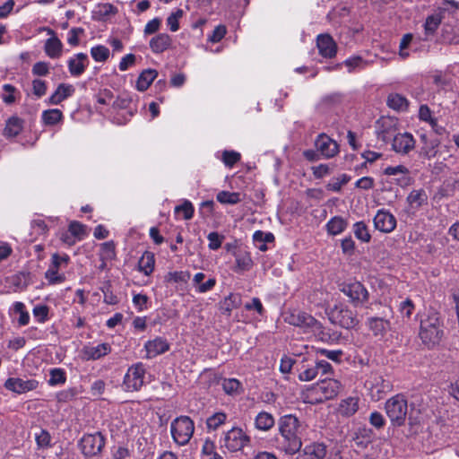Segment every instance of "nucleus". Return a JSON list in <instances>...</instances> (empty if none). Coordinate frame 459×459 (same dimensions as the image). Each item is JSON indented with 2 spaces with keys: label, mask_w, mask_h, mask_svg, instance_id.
<instances>
[{
  "label": "nucleus",
  "mask_w": 459,
  "mask_h": 459,
  "mask_svg": "<svg viewBox=\"0 0 459 459\" xmlns=\"http://www.w3.org/2000/svg\"><path fill=\"white\" fill-rule=\"evenodd\" d=\"M315 360L303 358L297 364L298 378L302 382H308L314 380L318 373L316 370Z\"/></svg>",
  "instance_id": "21"
},
{
  "label": "nucleus",
  "mask_w": 459,
  "mask_h": 459,
  "mask_svg": "<svg viewBox=\"0 0 459 459\" xmlns=\"http://www.w3.org/2000/svg\"><path fill=\"white\" fill-rule=\"evenodd\" d=\"M421 139L424 142L425 145L421 148L420 154L430 160L434 158L437 154V148L439 145L438 141H427L426 135H421Z\"/></svg>",
  "instance_id": "42"
},
{
  "label": "nucleus",
  "mask_w": 459,
  "mask_h": 459,
  "mask_svg": "<svg viewBox=\"0 0 459 459\" xmlns=\"http://www.w3.org/2000/svg\"><path fill=\"white\" fill-rule=\"evenodd\" d=\"M79 394L80 391L76 387H70L58 392L56 397L58 403H65L73 401Z\"/></svg>",
  "instance_id": "48"
},
{
  "label": "nucleus",
  "mask_w": 459,
  "mask_h": 459,
  "mask_svg": "<svg viewBox=\"0 0 459 459\" xmlns=\"http://www.w3.org/2000/svg\"><path fill=\"white\" fill-rule=\"evenodd\" d=\"M183 212L185 220H190L194 216L195 209L192 203L188 200H185L181 205L175 207V213Z\"/></svg>",
  "instance_id": "53"
},
{
  "label": "nucleus",
  "mask_w": 459,
  "mask_h": 459,
  "mask_svg": "<svg viewBox=\"0 0 459 459\" xmlns=\"http://www.w3.org/2000/svg\"><path fill=\"white\" fill-rule=\"evenodd\" d=\"M75 91V88L72 84L60 83L55 92L48 98V103L57 105L63 100L71 97Z\"/></svg>",
  "instance_id": "26"
},
{
  "label": "nucleus",
  "mask_w": 459,
  "mask_h": 459,
  "mask_svg": "<svg viewBox=\"0 0 459 459\" xmlns=\"http://www.w3.org/2000/svg\"><path fill=\"white\" fill-rule=\"evenodd\" d=\"M171 37L167 33H160L150 40V48L155 54H160L170 48Z\"/></svg>",
  "instance_id": "28"
},
{
  "label": "nucleus",
  "mask_w": 459,
  "mask_h": 459,
  "mask_svg": "<svg viewBox=\"0 0 459 459\" xmlns=\"http://www.w3.org/2000/svg\"><path fill=\"white\" fill-rule=\"evenodd\" d=\"M209 241L208 247L211 250H217L221 247L224 236L220 235L218 232H210L207 236Z\"/></svg>",
  "instance_id": "60"
},
{
  "label": "nucleus",
  "mask_w": 459,
  "mask_h": 459,
  "mask_svg": "<svg viewBox=\"0 0 459 459\" xmlns=\"http://www.w3.org/2000/svg\"><path fill=\"white\" fill-rule=\"evenodd\" d=\"M32 92L37 98H41L47 92V83L40 79L32 81Z\"/></svg>",
  "instance_id": "63"
},
{
  "label": "nucleus",
  "mask_w": 459,
  "mask_h": 459,
  "mask_svg": "<svg viewBox=\"0 0 459 459\" xmlns=\"http://www.w3.org/2000/svg\"><path fill=\"white\" fill-rule=\"evenodd\" d=\"M158 72L155 69L143 70L136 81V89L140 91H146L156 79Z\"/></svg>",
  "instance_id": "32"
},
{
  "label": "nucleus",
  "mask_w": 459,
  "mask_h": 459,
  "mask_svg": "<svg viewBox=\"0 0 459 459\" xmlns=\"http://www.w3.org/2000/svg\"><path fill=\"white\" fill-rule=\"evenodd\" d=\"M273 416L266 411L259 412L255 419V426L257 429L267 431L274 426Z\"/></svg>",
  "instance_id": "33"
},
{
  "label": "nucleus",
  "mask_w": 459,
  "mask_h": 459,
  "mask_svg": "<svg viewBox=\"0 0 459 459\" xmlns=\"http://www.w3.org/2000/svg\"><path fill=\"white\" fill-rule=\"evenodd\" d=\"M45 279L49 284H60L65 281V275L59 273V269L49 264V267L45 272Z\"/></svg>",
  "instance_id": "39"
},
{
  "label": "nucleus",
  "mask_w": 459,
  "mask_h": 459,
  "mask_svg": "<svg viewBox=\"0 0 459 459\" xmlns=\"http://www.w3.org/2000/svg\"><path fill=\"white\" fill-rule=\"evenodd\" d=\"M226 420L227 415L224 412H216L207 419V429L209 430H216L225 423Z\"/></svg>",
  "instance_id": "45"
},
{
  "label": "nucleus",
  "mask_w": 459,
  "mask_h": 459,
  "mask_svg": "<svg viewBox=\"0 0 459 459\" xmlns=\"http://www.w3.org/2000/svg\"><path fill=\"white\" fill-rule=\"evenodd\" d=\"M330 321L345 329L354 328L359 324L356 314L343 305H336L329 313Z\"/></svg>",
  "instance_id": "7"
},
{
  "label": "nucleus",
  "mask_w": 459,
  "mask_h": 459,
  "mask_svg": "<svg viewBox=\"0 0 459 459\" xmlns=\"http://www.w3.org/2000/svg\"><path fill=\"white\" fill-rule=\"evenodd\" d=\"M67 64L71 75L78 77L84 73L89 65L88 56L84 53H78L71 57Z\"/></svg>",
  "instance_id": "25"
},
{
  "label": "nucleus",
  "mask_w": 459,
  "mask_h": 459,
  "mask_svg": "<svg viewBox=\"0 0 459 459\" xmlns=\"http://www.w3.org/2000/svg\"><path fill=\"white\" fill-rule=\"evenodd\" d=\"M443 336V329L440 317L435 311L428 314L420 322V337L426 344L435 345Z\"/></svg>",
  "instance_id": "2"
},
{
  "label": "nucleus",
  "mask_w": 459,
  "mask_h": 459,
  "mask_svg": "<svg viewBox=\"0 0 459 459\" xmlns=\"http://www.w3.org/2000/svg\"><path fill=\"white\" fill-rule=\"evenodd\" d=\"M48 32L51 35L48 38L44 45V50L46 55L53 59L59 58L63 53V43L61 40L56 36L54 30L48 29Z\"/></svg>",
  "instance_id": "24"
},
{
  "label": "nucleus",
  "mask_w": 459,
  "mask_h": 459,
  "mask_svg": "<svg viewBox=\"0 0 459 459\" xmlns=\"http://www.w3.org/2000/svg\"><path fill=\"white\" fill-rule=\"evenodd\" d=\"M316 353L325 356L328 359L337 363L341 362L342 356L343 355L342 350L317 349Z\"/></svg>",
  "instance_id": "56"
},
{
  "label": "nucleus",
  "mask_w": 459,
  "mask_h": 459,
  "mask_svg": "<svg viewBox=\"0 0 459 459\" xmlns=\"http://www.w3.org/2000/svg\"><path fill=\"white\" fill-rule=\"evenodd\" d=\"M145 367L142 362L131 366L124 378V385L126 391H138L144 384Z\"/></svg>",
  "instance_id": "9"
},
{
  "label": "nucleus",
  "mask_w": 459,
  "mask_h": 459,
  "mask_svg": "<svg viewBox=\"0 0 459 459\" xmlns=\"http://www.w3.org/2000/svg\"><path fill=\"white\" fill-rule=\"evenodd\" d=\"M409 102L407 99L398 93H391L387 98V106L396 111L407 110Z\"/></svg>",
  "instance_id": "35"
},
{
  "label": "nucleus",
  "mask_w": 459,
  "mask_h": 459,
  "mask_svg": "<svg viewBox=\"0 0 459 459\" xmlns=\"http://www.w3.org/2000/svg\"><path fill=\"white\" fill-rule=\"evenodd\" d=\"M343 64L348 67L349 73H352L356 70L365 69L372 64V61L365 60L361 56H355L346 59Z\"/></svg>",
  "instance_id": "38"
},
{
  "label": "nucleus",
  "mask_w": 459,
  "mask_h": 459,
  "mask_svg": "<svg viewBox=\"0 0 459 459\" xmlns=\"http://www.w3.org/2000/svg\"><path fill=\"white\" fill-rule=\"evenodd\" d=\"M32 312L39 323H45L48 320V307L46 305L36 306Z\"/></svg>",
  "instance_id": "64"
},
{
  "label": "nucleus",
  "mask_w": 459,
  "mask_h": 459,
  "mask_svg": "<svg viewBox=\"0 0 459 459\" xmlns=\"http://www.w3.org/2000/svg\"><path fill=\"white\" fill-rule=\"evenodd\" d=\"M104 445V437L99 432L95 434L84 435L79 443L82 453L87 457L99 455L101 452Z\"/></svg>",
  "instance_id": "10"
},
{
  "label": "nucleus",
  "mask_w": 459,
  "mask_h": 459,
  "mask_svg": "<svg viewBox=\"0 0 459 459\" xmlns=\"http://www.w3.org/2000/svg\"><path fill=\"white\" fill-rule=\"evenodd\" d=\"M384 174L386 176L401 175V178H397L396 181L397 184L402 186L409 185L411 181V178L409 176L410 171L403 165H398L394 167L389 166L385 169Z\"/></svg>",
  "instance_id": "29"
},
{
  "label": "nucleus",
  "mask_w": 459,
  "mask_h": 459,
  "mask_svg": "<svg viewBox=\"0 0 459 459\" xmlns=\"http://www.w3.org/2000/svg\"><path fill=\"white\" fill-rule=\"evenodd\" d=\"M91 55L92 58L97 62H104L109 56V50L105 46H96L91 48Z\"/></svg>",
  "instance_id": "51"
},
{
  "label": "nucleus",
  "mask_w": 459,
  "mask_h": 459,
  "mask_svg": "<svg viewBox=\"0 0 459 459\" xmlns=\"http://www.w3.org/2000/svg\"><path fill=\"white\" fill-rule=\"evenodd\" d=\"M111 351V345L108 342L100 343L96 346L89 344L82 347L81 356L84 360H98L109 354Z\"/></svg>",
  "instance_id": "17"
},
{
  "label": "nucleus",
  "mask_w": 459,
  "mask_h": 459,
  "mask_svg": "<svg viewBox=\"0 0 459 459\" xmlns=\"http://www.w3.org/2000/svg\"><path fill=\"white\" fill-rule=\"evenodd\" d=\"M68 230L69 232L78 239L83 238V237L86 235V227L78 221H72L69 224Z\"/></svg>",
  "instance_id": "59"
},
{
  "label": "nucleus",
  "mask_w": 459,
  "mask_h": 459,
  "mask_svg": "<svg viewBox=\"0 0 459 459\" xmlns=\"http://www.w3.org/2000/svg\"><path fill=\"white\" fill-rule=\"evenodd\" d=\"M326 446L323 443H310L299 452L296 459H324Z\"/></svg>",
  "instance_id": "22"
},
{
  "label": "nucleus",
  "mask_w": 459,
  "mask_h": 459,
  "mask_svg": "<svg viewBox=\"0 0 459 459\" xmlns=\"http://www.w3.org/2000/svg\"><path fill=\"white\" fill-rule=\"evenodd\" d=\"M170 348V345L167 339L163 337H155L152 340H149L144 344V350L146 351L145 357L147 359L155 358L160 354L165 353Z\"/></svg>",
  "instance_id": "18"
},
{
  "label": "nucleus",
  "mask_w": 459,
  "mask_h": 459,
  "mask_svg": "<svg viewBox=\"0 0 459 459\" xmlns=\"http://www.w3.org/2000/svg\"><path fill=\"white\" fill-rule=\"evenodd\" d=\"M35 440L39 448L46 449L51 446V436L45 429H40L35 434Z\"/></svg>",
  "instance_id": "49"
},
{
  "label": "nucleus",
  "mask_w": 459,
  "mask_h": 459,
  "mask_svg": "<svg viewBox=\"0 0 459 459\" xmlns=\"http://www.w3.org/2000/svg\"><path fill=\"white\" fill-rule=\"evenodd\" d=\"M190 273L187 271L170 272L166 276L167 281L186 283L190 279Z\"/></svg>",
  "instance_id": "50"
},
{
  "label": "nucleus",
  "mask_w": 459,
  "mask_h": 459,
  "mask_svg": "<svg viewBox=\"0 0 459 459\" xmlns=\"http://www.w3.org/2000/svg\"><path fill=\"white\" fill-rule=\"evenodd\" d=\"M253 240L255 244L257 246L258 249L261 251H266L267 247L266 243L273 242L274 240V236L271 232H263L261 230H256L253 234Z\"/></svg>",
  "instance_id": "37"
},
{
  "label": "nucleus",
  "mask_w": 459,
  "mask_h": 459,
  "mask_svg": "<svg viewBox=\"0 0 459 459\" xmlns=\"http://www.w3.org/2000/svg\"><path fill=\"white\" fill-rule=\"evenodd\" d=\"M285 321L294 326L299 327L306 333H312L324 338V328L322 324L306 312L293 310L290 312Z\"/></svg>",
  "instance_id": "3"
},
{
  "label": "nucleus",
  "mask_w": 459,
  "mask_h": 459,
  "mask_svg": "<svg viewBox=\"0 0 459 459\" xmlns=\"http://www.w3.org/2000/svg\"><path fill=\"white\" fill-rule=\"evenodd\" d=\"M385 410L392 425L401 427L405 422L408 411L407 400L403 394H395L385 402Z\"/></svg>",
  "instance_id": "4"
},
{
  "label": "nucleus",
  "mask_w": 459,
  "mask_h": 459,
  "mask_svg": "<svg viewBox=\"0 0 459 459\" xmlns=\"http://www.w3.org/2000/svg\"><path fill=\"white\" fill-rule=\"evenodd\" d=\"M277 425L280 433L279 448L288 455L299 452L307 429L305 422L293 414H286L278 420Z\"/></svg>",
  "instance_id": "1"
},
{
  "label": "nucleus",
  "mask_w": 459,
  "mask_h": 459,
  "mask_svg": "<svg viewBox=\"0 0 459 459\" xmlns=\"http://www.w3.org/2000/svg\"><path fill=\"white\" fill-rule=\"evenodd\" d=\"M19 93L17 89L9 83L3 85L2 100L6 105H11L16 101V94Z\"/></svg>",
  "instance_id": "46"
},
{
  "label": "nucleus",
  "mask_w": 459,
  "mask_h": 459,
  "mask_svg": "<svg viewBox=\"0 0 459 459\" xmlns=\"http://www.w3.org/2000/svg\"><path fill=\"white\" fill-rule=\"evenodd\" d=\"M353 232L355 237L364 243H368L371 239L368 228L363 221H358L353 225Z\"/></svg>",
  "instance_id": "44"
},
{
  "label": "nucleus",
  "mask_w": 459,
  "mask_h": 459,
  "mask_svg": "<svg viewBox=\"0 0 459 459\" xmlns=\"http://www.w3.org/2000/svg\"><path fill=\"white\" fill-rule=\"evenodd\" d=\"M12 311L19 315L18 324L20 326L27 325L30 322V315L25 309V305L21 301L13 303Z\"/></svg>",
  "instance_id": "40"
},
{
  "label": "nucleus",
  "mask_w": 459,
  "mask_h": 459,
  "mask_svg": "<svg viewBox=\"0 0 459 459\" xmlns=\"http://www.w3.org/2000/svg\"><path fill=\"white\" fill-rule=\"evenodd\" d=\"M23 128V120L16 116H13L6 120L4 128V135L7 138L17 136Z\"/></svg>",
  "instance_id": "31"
},
{
  "label": "nucleus",
  "mask_w": 459,
  "mask_h": 459,
  "mask_svg": "<svg viewBox=\"0 0 459 459\" xmlns=\"http://www.w3.org/2000/svg\"><path fill=\"white\" fill-rule=\"evenodd\" d=\"M138 271L149 276L155 268V255L152 252L145 251L140 257L137 264Z\"/></svg>",
  "instance_id": "30"
},
{
  "label": "nucleus",
  "mask_w": 459,
  "mask_h": 459,
  "mask_svg": "<svg viewBox=\"0 0 459 459\" xmlns=\"http://www.w3.org/2000/svg\"><path fill=\"white\" fill-rule=\"evenodd\" d=\"M414 310L413 302L410 299H406L400 303L399 311L403 318L409 319Z\"/></svg>",
  "instance_id": "62"
},
{
  "label": "nucleus",
  "mask_w": 459,
  "mask_h": 459,
  "mask_svg": "<svg viewBox=\"0 0 459 459\" xmlns=\"http://www.w3.org/2000/svg\"><path fill=\"white\" fill-rule=\"evenodd\" d=\"M39 386L36 379H22L20 377H10L4 383V387L18 394L35 390Z\"/></svg>",
  "instance_id": "14"
},
{
  "label": "nucleus",
  "mask_w": 459,
  "mask_h": 459,
  "mask_svg": "<svg viewBox=\"0 0 459 459\" xmlns=\"http://www.w3.org/2000/svg\"><path fill=\"white\" fill-rule=\"evenodd\" d=\"M341 384L333 378H325L318 382L316 385L317 394H320L324 399H333L340 392Z\"/></svg>",
  "instance_id": "20"
},
{
  "label": "nucleus",
  "mask_w": 459,
  "mask_h": 459,
  "mask_svg": "<svg viewBox=\"0 0 459 459\" xmlns=\"http://www.w3.org/2000/svg\"><path fill=\"white\" fill-rule=\"evenodd\" d=\"M407 200L411 204L420 206L426 200V195L423 190H414L410 193Z\"/></svg>",
  "instance_id": "61"
},
{
  "label": "nucleus",
  "mask_w": 459,
  "mask_h": 459,
  "mask_svg": "<svg viewBox=\"0 0 459 459\" xmlns=\"http://www.w3.org/2000/svg\"><path fill=\"white\" fill-rule=\"evenodd\" d=\"M216 198L223 204H236L241 201L240 194L237 192L221 191L217 194Z\"/></svg>",
  "instance_id": "43"
},
{
  "label": "nucleus",
  "mask_w": 459,
  "mask_h": 459,
  "mask_svg": "<svg viewBox=\"0 0 459 459\" xmlns=\"http://www.w3.org/2000/svg\"><path fill=\"white\" fill-rule=\"evenodd\" d=\"M235 257V265L233 271L237 273H242L251 270L254 265L250 253L244 248H238L232 252Z\"/></svg>",
  "instance_id": "19"
},
{
  "label": "nucleus",
  "mask_w": 459,
  "mask_h": 459,
  "mask_svg": "<svg viewBox=\"0 0 459 459\" xmlns=\"http://www.w3.org/2000/svg\"><path fill=\"white\" fill-rule=\"evenodd\" d=\"M365 386L368 390L371 399L376 402L381 400L392 390L391 383L377 373H372L368 377L365 382Z\"/></svg>",
  "instance_id": "8"
},
{
  "label": "nucleus",
  "mask_w": 459,
  "mask_h": 459,
  "mask_svg": "<svg viewBox=\"0 0 459 459\" xmlns=\"http://www.w3.org/2000/svg\"><path fill=\"white\" fill-rule=\"evenodd\" d=\"M415 139L410 133H397L392 140V150L401 155H406L415 148Z\"/></svg>",
  "instance_id": "13"
},
{
  "label": "nucleus",
  "mask_w": 459,
  "mask_h": 459,
  "mask_svg": "<svg viewBox=\"0 0 459 459\" xmlns=\"http://www.w3.org/2000/svg\"><path fill=\"white\" fill-rule=\"evenodd\" d=\"M70 257L67 255H60L57 253H54L51 255L50 265L56 267L57 269L65 268L69 263Z\"/></svg>",
  "instance_id": "58"
},
{
  "label": "nucleus",
  "mask_w": 459,
  "mask_h": 459,
  "mask_svg": "<svg viewBox=\"0 0 459 459\" xmlns=\"http://www.w3.org/2000/svg\"><path fill=\"white\" fill-rule=\"evenodd\" d=\"M367 325L376 337H383L391 327L389 320L382 317H369Z\"/></svg>",
  "instance_id": "27"
},
{
  "label": "nucleus",
  "mask_w": 459,
  "mask_h": 459,
  "mask_svg": "<svg viewBox=\"0 0 459 459\" xmlns=\"http://www.w3.org/2000/svg\"><path fill=\"white\" fill-rule=\"evenodd\" d=\"M441 23V17L438 14H432L427 17L424 28L427 34H433Z\"/></svg>",
  "instance_id": "52"
},
{
  "label": "nucleus",
  "mask_w": 459,
  "mask_h": 459,
  "mask_svg": "<svg viewBox=\"0 0 459 459\" xmlns=\"http://www.w3.org/2000/svg\"><path fill=\"white\" fill-rule=\"evenodd\" d=\"M374 227L383 233L393 232L397 224L396 218L389 211L380 209L373 218Z\"/></svg>",
  "instance_id": "12"
},
{
  "label": "nucleus",
  "mask_w": 459,
  "mask_h": 459,
  "mask_svg": "<svg viewBox=\"0 0 459 459\" xmlns=\"http://www.w3.org/2000/svg\"><path fill=\"white\" fill-rule=\"evenodd\" d=\"M195 431L194 421L188 416H179L172 420L170 433L172 438L178 446L189 443Z\"/></svg>",
  "instance_id": "5"
},
{
  "label": "nucleus",
  "mask_w": 459,
  "mask_h": 459,
  "mask_svg": "<svg viewBox=\"0 0 459 459\" xmlns=\"http://www.w3.org/2000/svg\"><path fill=\"white\" fill-rule=\"evenodd\" d=\"M315 145L317 152L326 159L333 158L339 152L338 143L325 134H320L316 137Z\"/></svg>",
  "instance_id": "15"
},
{
  "label": "nucleus",
  "mask_w": 459,
  "mask_h": 459,
  "mask_svg": "<svg viewBox=\"0 0 459 459\" xmlns=\"http://www.w3.org/2000/svg\"><path fill=\"white\" fill-rule=\"evenodd\" d=\"M250 443L249 436L238 427L223 433L221 445L230 453L238 452L244 449Z\"/></svg>",
  "instance_id": "6"
},
{
  "label": "nucleus",
  "mask_w": 459,
  "mask_h": 459,
  "mask_svg": "<svg viewBox=\"0 0 459 459\" xmlns=\"http://www.w3.org/2000/svg\"><path fill=\"white\" fill-rule=\"evenodd\" d=\"M240 385V382L236 378H226L222 381V388L228 394H237Z\"/></svg>",
  "instance_id": "55"
},
{
  "label": "nucleus",
  "mask_w": 459,
  "mask_h": 459,
  "mask_svg": "<svg viewBox=\"0 0 459 459\" xmlns=\"http://www.w3.org/2000/svg\"><path fill=\"white\" fill-rule=\"evenodd\" d=\"M342 291L355 304L364 303L368 298V290L359 281L344 284Z\"/></svg>",
  "instance_id": "16"
},
{
  "label": "nucleus",
  "mask_w": 459,
  "mask_h": 459,
  "mask_svg": "<svg viewBox=\"0 0 459 459\" xmlns=\"http://www.w3.org/2000/svg\"><path fill=\"white\" fill-rule=\"evenodd\" d=\"M351 180V177L347 174H342L336 178H332L326 186L330 191L339 192L342 186Z\"/></svg>",
  "instance_id": "47"
},
{
  "label": "nucleus",
  "mask_w": 459,
  "mask_h": 459,
  "mask_svg": "<svg viewBox=\"0 0 459 459\" xmlns=\"http://www.w3.org/2000/svg\"><path fill=\"white\" fill-rule=\"evenodd\" d=\"M62 118L63 113L57 108L48 109L42 113V120L48 126H54L61 121Z\"/></svg>",
  "instance_id": "41"
},
{
  "label": "nucleus",
  "mask_w": 459,
  "mask_h": 459,
  "mask_svg": "<svg viewBox=\"0 0 459 459\" xmlns=\"http://www.w3.org/2000/svg\"><path fill=\"white\" fill-rule=\"evenodd\" d=\"M347 227V221L340 216L332 218L326 223V230L331 235H338L345 230Z\"/></svg>",
  "instance_id": "36"
},
{
  "label": "nucleus",
  "mask_w": 459,
  "mask_h": 459,
  "mask_svg": "<svg viewBox=\"0 0 459 459\" xmlns=\"http://www.w3.org/2000/svg\"><path fill=\"white\" fill-rule=\"evenodd\" d=\"M66 380L65 373L61 368H53L50 370V378L48 384L50 385H56L65 384Z\"/></svg>",
  "instance_id": "54"
},
{
  "label": "nucleus",
  "mask_w": 459,
  "mask_h": 459,
  "mask_svg": "<svg viewBox=\"0 0 459 459\" xmlns=\"http://www.w3.org/2000/svg\"><path fill=\"white\" fill-rule=\"evenodd\" d=\"M316 45L319 54L326 58H332L336 55L337 47L333 38L328 34L317 36Z\"/></svg>",
  "instance_id": "23"
},
{
  "label": "nucleus",
  "mask_w": 459,
  "mask_h": 459,
  "mask_svg": "<svg viewBox=\"0 0 459 459\" xmlns=\"http://www.w3.org/2000/svg\"><path fill=\"white\" fill-rule=\"evenodd\" d=\"M240 160V153L235 151H224L222 153V161L229 167H233Z\"/></svg>",
  "instance_id": "57"
},
{
  "label": "nucleus",
  "mask_w": 459,
  "mask_h": 459,
  "mask_svg": "<svg viewBox=\"0 0 459 459\" xmlns=\"http://www.w3.org/2000/svg\"><path fill=\"white\" fill-rule=\"evenodd\" d=\"M397 134V122L390 117H383L376 123V134L384 143L392 141Z\"/></svg>",
  "instance_id": "11"
},
{
  "label": "nucleus",
  "mask_w": 459,
  "mask_h": 459,
  "mask_svg": "<svg viewBox=\"0 0 459 459\" xmlns=\"http://www.w3.org/2000/svg\"><path fill=\"white\" fill-rule=\"evenodd\" d=\"M359 409V398L348 397L342 400L339 406V411L342 415L350 417Z\"/></svg>",
  "instance_id": "34"
}]
</instances>
